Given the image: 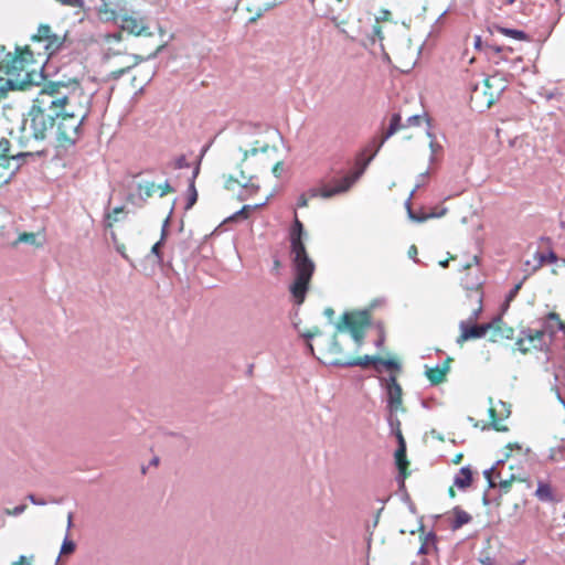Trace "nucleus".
<instances>
[{
    "label": "nucleus",
    "instance_id": "obj_1",
    "mask_svg": "<svg viewBox=\"0 0 565 565\" xmlns=\"http://www.w3.org/2000/svg\"><path fill=\"white\" fill-rule=\"evenodd\" d=\"M90 96L77 79L50 82L33 99L20 131V143L28 154H45L52 129L62 147L73 146L90 111Z\"/></svg>",
    "mask_w": 565,
    "mask_h": 565
},
{
    "label": "nucleus",
    "instance_id": "obj_6",
    "mask_svg": "<svg viewBox=\"0 0 565 565\" xmlns=\"http://www.w3.org/2000/svg\"><path fill=\"white\" fill-rule=\"evenodd\" d=\"M371 311L367 309L344 312L335 326L337 331L332 340H334V337L338 338L340 332L348 331L355 342V351L360 350L364 343L365 332L371 326ZM337 341L340 343L339 339ZM332 343L333 341H331Z\"/></svg>",
    "mask_w": 565,
    "mask_h": 565
},
{
    "label": "nucleus",
    "instance_id": "obj_23",
    "mask_svg": "<svg viewBox=\"0 0 565 565\" xmlns=\"http://www.w3.org/2000/svg\"><path fill=\"white\" fill-rule=\"evenodd\" d=\"M15 159V156L0 154V180L8 182L12 174L11 161Z\"/></svg>",
    "mask_w": 565,
    "mask_h": 565
},
{
    "label": "nucleus",
    "instance_id": "obj_17",
    "mask_svg": "<svg viewBox=\"0 0 565 565\" xmlns=\"http://www.w3.org/2000/svg\"><path fill=\"white\" fill-rule=\"evenodd\" d=\"M490 341L500 342L503 340H512L514 338V329L508 326L501 318H495L491 322Z\"/></svg>",
    "mask_w": 565,
    "mask_h": 565
},
{
    "label": "nucleus",
    "instance_id": "obj_45",
    "mask_svg": "<svg viewBox=\"0 0 565 565\" xmlns=\"http://www.w3.org/2000/svg\"><path fill=\"white\" fill-rule=\"evenodd\" d=\"M320 331L318 328H315L313 330H309L307 333H305L303 335L307 338V339H311L313 338L315 335L319 334Z\"/></svg>",
    "mask_w": 565,
    "mask_h": 565
},
{
    "label": "nucleus",
    "instance_id": "obj_42",
    "mask_svg": "<svg viewBox=\"0 0 565 565\" xmlns=\"http://www.w3.org/2000/svg\"><path fill=\"white\" fill-rule=\"evenodd\" d=\"M257 152H258L257 147H253L250 150H244L243 161H245L249 154L255 156Z\"/></svg>",
    "mask_w": 565,
    "mask_h": 565
},
{
    "label": "nucleus",
    "instance_id": "obj_11",
    "mask_svg": "<svg viewBox=\"0 0 565 565\" xmlns=\"http://www.w3.org/2000/svg\"><path fill=\"white\" fill-rule=\"evenodd\" d=\"M156 192H159V196H166L169 193L174 192V189L170 185L168 181L162 184H154V182H143L137 185V193L129 194L128 201L141 205L148 199L152 198Z\"/></svg>",
    "mask_w": 565,
    "mask_h": 565
},
{
    "label": "nucleus",
    "instance_id": "obj_53",
    "mask_svg": "<svg viewBox=\"0 0 565 565\" xmlns=\"http://www.w3.org/2000/svg\"><path fill=\"white\" fill-rule=\"evenodd\" d=\"M388 15H391L390 11H384L383 18L387 19Z\"/></svg>",
    "mask_w": 565,
    "mask_h": 565
},
{
    "label": "nucleus",
    "instance_id": "obj_18",
    "mask_svg": "<svg viewBox=\"0 0 565 565\" xmlns=\"http://www.w3.org/2000/svg\"><path fill=\"white\" fill-rule=\"evenodd\" d=\"M500 406L501 411H498L495 406L489 408L490 424L497 431H507L508 427L503 424V420L509 417L510 411L503 403H500Z\"/></svg>",
    "mask_w": 565,
    "mask_h": 565
},
{
    "label": "nucleus",
    "instance_id": "obj_12",
    "mask_svg": "<svg viewBox=\"0 0 565 565\" xmlns=\"http://www.w3.org/2000/svg\"><path fill=\"white\" fill-rule=\"evenodd\" d=\"M126 12V3L121 0H102L96 7V13L102 22H115L121 13Z\"/></svg>",
    "mask_w": 565,
    "mask_h": 565
},
{
    "label": "nucleus",
    "instance_id": "obj_55",
    "mask_svg": "<svg viewBox=\"0 0 565 565\" xmlns=\"http://www.w3.org/2000/svg\"><path fill=\"white\" fill-rule=\"evenodd\" d=\"M555 259H556V256L552 253V254L550 255V260L554 262Z\"/></svg>",
    "mask_w": 565,
    "mask_h": 565
},
{
    "label": "nucleus",
    "instance_id": "obj_2",
    "mask_svg": "<svg viewBox=\"0 0 565 565\" xmlns=\"http://www.w3.org/2000/svg\"><path fill=\"white\" fill-rule=\"evenodd\" d=\"M565 348V322L556 312H550L536 323L523 327L514 342L521 354L548 353Z\"/></svg>",
    "mask_w": 565,
    "mask_h": 565
},
{
    "label": "nucleus",
    "instance_id": "obj_16",
    "mask_svg": "<svg viewBox=\"0 0 565 565\" xmlns=\"http://www.w3.org/2000/svg\"><path fill=\"white\" fill-rule=\"evenodd\" d=\"M535 498L544 503H555L559 501L557 488L550 479H539L534 492Z\"/></svg>",
    "mask_w": 565,
    "mask_h": 565
},
{
    "label": "nucleus",
    "instance_id": "obj_22",
    "mask_svg": "<svg viewBox=\"0 0 565 565\" xmlns=\"http://www.w3.org/2000/svg\"><path fill=\"white\" fill-rule=\"evenodd\" d=\"M472 471L469 467L461 468L455 477V486L459 489H466L472 483Z\"/></svg>",
    "mask_w": 565,
    "mask_h": 565
},
{
    "label": "nucleus",
    "instance_id": "obj_14",
    "mask_svg": "<svg viewBox=\"0 0 565 565\" xmlns=\"http://www.w3.org/2000/svg\"><path fill=\"white\" fill-rule=\"evenodd\" d=\"M423 118L418 115L411 116L406 124L401 122V116L398 114H394L391 117L390 127L386 130V132L383 135L382 139L380 140L377 148L375 151H377L382 145L385 142L386 139H388L395 132L411 126H419L422 124Z\"/></svg>",
    "mask_w": 565,
    "mask_h": 565
},
{
    "label": "nucleus",
    "instance_id": "obj_34",
    "mask_svg": "<svg viewBox=\"0 0 565 565\" xmlns=\"http://www.w3.org/2000/svg\"><path fill=\"white\" fill-rule=\"evenodd\" d=\"M164 237L166 231L163 230L161 234V239L151 247V253L158 258V262H162L163 259L160 248L161 245L163 244Z\"/></svg>",
    "mask_w": 565,
    "mask_h": 565
},
{
    "label": "nucleus",
    "instance_id": "obj_37",
    "mask_svg": "<svg viewBox=\"0 0 565 565\" xmlns=\"http://www.w3.org/2000/svg\"><path fill=\"white\" fill-rule=\"evenodd\" d=\"M188 167H189V163H188L185 156H180L175 159V162H174L175 169H182V168H188Z\"/></svg>",
    "mask_w": 565,
    "mask_h": 565
},
{
    "label": "nucleus",
    "instance_id": "obj_20",
    "mask_svg": "<svg viewBox=\"0 0 565 565\" xmlns=\"http://www.w3.org/2000/svg\"><path fill=\"white\" fill-rule=\"evenodd\" d=\"M450 361L451 360L448 358L441 366L437 365L426 370V376L433 385H438L446 380Z\"/></svg>",
    "mask_w": 565,
    "mask_h": 565
},
{
    "label": "nucleus",
    "instance_id": "obj_32",
    "mask_svg": "<svg viewBox=\"0 0 565 565\" xmlns=\"http://www.w3.org/2000/svg\"><path fill=\"white\" fill-rule=\"evenodd\" d=\"M7 79H9V76L7 75V70L2 61H0V92L4 93L7 90H12L9 88V85H7Z\"/></svg>",
    "mask_w": 565,
    "mask_h": 565
},
{
    "label": "nucleus",
    "instance_id": "obj_10",
    "mask_svg": "<svg viewBox=\"0 0 565 565\" xmlns=\"http://www.w3.org/2000/svg\"><path fill=\"white\" fill-rule=\"evenodd\" d=\"M31 40L36 43H43V52L36 51L35 54L46 58L62 47L65 38L54 33L50 25L41 24L36 33L31 36Z\"/></svg>",
    "mask_w": 565,
    "mask_h": 565
},
{
    "label": "nucleus",
    "instance_id": "obj_46",
    "mask_svg": "<svg viewBox=\"0 0 565 565\" xmlns=\"http://www.w3.org/2000/svg\"><path fill=\"white\" fill-rule=\"evenodd\" d=\"M462 458H463V455H462V454H457V455L454 457V459H452V463H455V465H459V463L461 462Z\"/></svg>",
    "mask_w": 565,
    "mask_h": 565
},
{
    "label": "nucleus",
    "instance_id": "obj_35",
    "mask_svg": "<svg viewBox=\"0 0 565 565\" xmlns=\"http://www.w3.org/2000/svg\"><path fill=\"white\" fill-rule=\"evenodd\" d=\"M263 204H258V205H255V206H250V205H244L238 212H236L232 218H238V217H243V218H247L249 216V213L252 210H255L257 209L258 206H262Z\"/></svg>",
    "mask_w": 565,
    "mask_h": 565
},
{
    "label": "nucleus",
    "instance_id": "obj_33",
    "mask_svg": "<svg viewBox=\"0 0 565 565\" xmlns=\"http://www.w3.org/2000/svg\"><path fill=\"white\" fill-rule=\"evenodd\" d=\"M75 548H76L75 543L66 536L62 543L60 554L61 555H70L72 553H74Z\"/></svg>",
    "mask_w": 565,
    "mask_h": 565
},
{
    "label": "nucleus",
    "instance_id": "obj_50",
    "mask_svg": "<svg viewBox=\"0 0 565 565\" xmlns=\"http://www.w3.org/2000/svg\"><path fill=\"white\" fill-rule=\"evenodd\" d=\"M72 521H73V514L72 513H68V516H67V530L71 529L72 526Z\"/></svg>",
    "mask_w": 565,
    "mask_h": 565
},
{
    "label": "nucleus",
    "instance_id": "obj_56",
    "mask_svg": "<svg viewBox=\"0 0 565 565\" xmlns=\"http://www.w3.org/2000/svg\"><path fill=\"white\" fill-rule=\"evenodd\" d=\"M308 349L310 350V352L313 354V347L311 343H308Z\"/></svg>",
    "mask_w": 565,
    "mask_h": 565
},
{
    "label": "nucleus",
    "instance_id": "obj_54",
    "mask_svg": "<svg viewBox=\"0 0 565 565\" xmlns=\"http://www.w3.org/2000/svg\"><path fill=\"white\" fill-rule=\"evenodd\" d=\"M449 494H450V497H455V491H454L452 487L449 489Z\"/></svg>",
    "mask_w": 565,
    "mask_h": 565
},
{
    "label": "nucleus",
    "instance_id": "obj_7",
    "mask_svg": "<svg viewBox=\"0 0 565 565\" xmlns=\"http://www.w3.org/2000/svg\"><path fill=\"white\" fill-rule=\"evenodd\" d=\"M495 82H500V78L491 76L484 78L481 86H473L470 94V104L473 109L482 111L495 103L503 89L502 86L494 88Z\"/></svg>",
    "mask_w": 565,
    "mask_h": 565
},
{
    "label": "nucleus",
    "instance_id": "obj_26",
    "mask_svg": "<svg viewBox=\"0 0 565 565\" xmlns=\"http://www.w3.org/2000/svg\"><path fill=\"white\" fill-rule=\"evenodd\" d=\"M241 178H242V181L232 177V175H228L225 180V188L227 190H234L235 189V185L236 184H239L244 188H247L248 186V183L249 181L252 180V178H247L245 174H244V171H241Z\"/></svg>",
    "mask_w": 565,
    "mask_h": 565
},
{
    "label": "nucleus",
    "instance_id": "obj_5",
    "mask_svg": "<svg viewBox=\"0 0 565 565\" xmlns=\"http://www.w3.org/2000/svg\"><path fill=\"white\" fill-rule=\"evenodd\" d=\"M329 354L332 356L331 364L338 365V366H361L363 369H366L371 365L374 366V369L377 372H382V366L390 371H399L401 364L396 359H384L381 356H371V355H364V356H353L349 353H347L341 343L337 341V338L334 337L333 343L329 347Z\"/></svg>",
    "mask_w": 565,
    "mask_h": 565
},
{
    "label": "nucleus",
    "instance_id": "obj_52",
    "mask_svg": "<svg viewBox=\"0 0 565 565\" xmlns=\"http://www.w3.org/2000/svg\"><path fill=\"white\" fill-rule=\"evenodd\" d=\"M515 1L516 0H504L505 4H509V6L513 4Z\"/></svg>",
    "mask_w": 565,
    "mask_h": 565
},
{
    "label": "nucleus",
    "instance_id": "obj_30",
    "mask_svg": "<svg viewBox=\"0 0 565 565\" xmlns=\"http://www.w3.org/2000/svg\"><path fill=\"white\" fill-rule=\"evenodd\" d=\"M500 33L510 36L515 40H526V34L521 30L499 28Z\"/></svg>",
    "mask_w": 565,
    "mask_h": 565
},
{
    "label": "nucleus",
    "instance_id": "obj_13",
    "mask_svg": "<svg viewBox=\"0 0 565 565\" xmlns=\"http://www.w3.org/2000/svg\"><path fill=\"white\" fill-rule=\"evenodd\" d=\"M386 390L390 411L394 413L399 411L404 412L405 408L403 407V391L395 375H392L388 380H386Z\"/></svg>",
    "mask_w": 565,
    "mask_h": 565
},
{
    "label": "nucleus",
    "instance_id": "obj_4",
    "mask_svg": "<svg viewBox=\"0 0 565 565\" xmlns=\"http://www.w3.org/2000/svg\"><path fill=\"white\" fill-rule=\"evenodd\" d=\"M35 56H38L35 51L29 45H25L24 47H18L13 56L8 55V57L2 61L7 70V75L9 76V79H7L9 88L24 89L30 83L32 71L29 70V66L38 63Z\"/></svg>",
    "mask_w": 565,
    "mask_h": 565
},
{
    "label": "nucleus",
    "instance_id": "obj_58",
    "mask_svg": "<svg viewBox=\"0 0 565 565\" xmlns=\"http://www.w3.org/2000/svg\"><path fill=\"white\" fill-rule=\"evenodd\" d=\"M267 148H268L267 146H264L260 148V150L265 152L267 150Z\"/></svg>",
    "mask_w": 565,
    "mask_h": 565
},
{
    "label": "nucleus",
    "instance_id": "obj_39",
    "mask_svg": "<svg viewBox=\"0 0 565 565\" xmlns=\"http://www.w3.org/2000/svg\"><path fill=\"white\" fill-rule=\"evenodd\" d=\"M191 190H192V194H191V198L189 200L188 207H191L196 202V199H198V193H196V190H195L193 183L191 184Z\"/></svg>",
    "mask_w": 565,
    "mask_h": 565
},
{
    "label": "nucleus",
    "instance_id": "obj_27",
    "mask_svg": "<svg viewBox=\"0 0 565 565\" xmlns=\"http://www.w3.org/2000/svg\"><path fill=\"white\" fill-rule=\"evenodd\" d=\"M19 145H21V143L19 142ZM10 146H11V143L7 138H1L0 139V154L14 156V153L10 152ZM20 148H21V151L15 153V158L29 156L28 153L24 152V149L22 148V146H20Z\"/></svg>",
    "mask_w": 565,
    "mask_h": 565
},
{
    "label": "nucleus",
    "instance_id": "obj_21",
    "mask_svg": "<svg viewBox=\"0 0 565 565\" xmlns=\"http://www.w3.org/2000/svg\"><path fill=\"white\" fill-rule=\"evenodd\" d=\"M472 516L462 510L460 507H455L451 511V522L450 527L452 531L459 530L463 525L470 523Z\"/></svg>",
    "mask_w": 565,
    "mask_h": 565
},
{
    "label": "nucleus",
    "instance_id": "obj_31",
    "mask_svg": "<svg viewBox=\"0 0 565 565\" xmlns=\"http://www.w3.org/2000/svg\"><path fill=\"white\" fill-rule=\"evenodd\" d=\"M18 243H26V244H31V245H35V246L41 245L40 243L36 242V234L28 233V232H24L19 235L15 244H18Z\"/></svg>",
    "mask_w": 565,
    "mask_h": 565
},
{
    "label": "nucleus",
    "instance_id": "obj_51",
    "mask_svg": "<svg viewBox=\"0 0 565 565\" xmlns=\"http://www.w3.org/2000/svg\"><path fill=\"white\" fill-rule=\"evenodd\" d=\"M274 266H275L276 269H278L280 267V262L278 259H276L274 262Z\"/></svg>",
    "mask_w": 565,
    "mask_h": 565
},
{
    "label": "nucleus",
    "instance_id": "obj_60",
    "mask_svg": "<svg viewBox=\"0 0 565 565\" xmlns=\"http://www.w3.org/2000/svg\"><path fill=\"white\" fill-rule=\"evenodd\" d=\"M556 2H558L559 0H555Z\"/></svg>",
    "mask_w": 565,
    "mask_h": 565
},
{
    "label": "nucleus",
    "instance_id": "obj_40",
    "mask_svg": "<svg viewBox=\"0 0 565 565\" xmlns=\"http://www.w3.org/2000/svg\"><path fill=\"white\" fill-rule=\"evenodd\" d=\"M308 196L306 194H301L298 199V203H297V206L298 207H306L308 206Z\"/></svg>",
    "mask_w": 565,
    "mask_h": 565
},
{
    "label": "nucleus",
    "instance_id": "obj_28",
    "mask_svg": "<svg viewBox=\"0 0 565 565\" xmlns=\"http://www.w3.org/2000/svg\"><path fill=\"white\" fill-rule=\"evenodd\" d=\"M370 42L372 44H375L376 42H380V45L383 47V44H382V41H383V35H382V28L380 25V21L379 19L375 20L373 26H372V33L370 35Z\"/></svg>",
    "mask_w": 565,
    "mask_h": 565
},
{
    "label": "nucleus",
    "instance_id": "obj_3",
    "mask_svg": "<svg viewBox=\"0 0 565 565\" xmlns=\"http://www.w3.org/2000/svg\"><path fill=\"white\" fill-rule=\"evenodd\" d=\"M306 232L302 222L295 212V218L289 232L290 255L294 269V281L289 287L292 301L300 306L306 299L310 281L316 270L313 260L305 246Z\"/></svg>",
    "mask_w": 565,
    "mask_h": 565
},
{
    "label": "nucleus",
    "instance_id": "obj_49",
    "mask_svg": "<svg viewBox=\"0 0 565 565\" xmlns=\"http://www.w3.org/2000/svg\"><path fill=\"white\" fill-rule=\"evenodd\" d=\"M444 213H445V211L441 213V215H443ZM433 216H440V214L431 213V214H429V215H427V216L418 217L417 220H418V221H424V220H426L427 217H433Z\"/></svg>",
    "mask_w": 565,
    "mask_h": 565
},
{
    "label": "nucleus",
    "instance_id": "obj_9",
    "mask_svg": "<svg viewBox=\"0 0 565 565\" xmlns=\"http://www.w3.org/2000/svg\"><path fill=\"white\" fill-rule=\"evenodd\" d=\"M360 174L361 172L356 171L342 178H334L330 182L321 183L320 185L310 189L309 196L329 199L337 194L344 193L352 186Z\"/></svg>",
    "mask_w": 565,
    "mask_h": 565
},
{
    "label": "nucleus",
    "instance_id": "obj_47",
    "mask_svg": "<svg viewBox=\"0 0 565 565\" xmlns=\"http://www.w3.org/2000/svg\"><path fill=\"white\" fill-rule=\"evenodd\" d=\"M163 46H164L163 44L158 45V46L154 49V51H153L152 53H150V54H149V56H150V57L156 56V55H157V54H158V53L163 49Z\"/></svg>",
    "mask_w": 565,
    "mask_h": 565
},
{
    "label": "nucleus",
    "instance_id": "obj_59",
    "mask_svg": "<svg viewBox=\"0 0 565 565\" xmlns=\"http://www.w3.org/2000/svg\"><path fill=\"white\" fill-rule=\"evenodd\" d=\"M152 462H153V465H158V458H154V459L152 460Z\"/></svg>",
    "mask_w": 565,
    "mask_h": 565
},
{
    "label": "nucleus",
    "instance_id": "obj_44",
    "mask_svg": "<svg viewBox=\"0 0 565 565\" xmlns=\"http://www.w3.org/2000/svg\"><path fill=\"white\" fill-rule=\"evenodd\" d=\"M13 565H32L30 561L24 555H21L17 562L13 563Z\"/></svg>",
    "mask_w": 565,
    "mask_h": 565
},
{
    "label": "nucleus",
    "instance_id": "obj_57",
    "mask_svg": "<svg viewBox=\"0 0 565 565\" xmlns=\"http://www.w3.org/2000/svg\"><path fill=\"white\" fill-rule=\"evenodd\" d=\"M327 313H328V315H332V313H333V310H332V309H327Z\"/></svg>",
    "mask_w": 565,
    "mask_h": 565
},
{
    "label": "nucleus",
    "instance_id": "obj_38",
    "mask_svg": "<svg viewBox=\"0 0 565 565\" xmlns=\"http://www.w3.org/2000/svg\"><path fill=\"white\" fill-rule=\"evenodd\" d=\"M129 70V67L127 68H119V70H116V71H111L110 74H109V77L111 79H118L120 78L127 71Z\"/></svg>",
    "mask_w": 565,
    "mask_h": 565
},
{
    "label": "nucleus",
    "instance_id": "obj_8",
    "mask_svg": "<svg viewBox=\"0 0 565 565\" xmlns=\"http://www.w3.org/2000/svg\"><path fill=\"white\" fill-rule=\"evenodd\" d=\"M477 307L472 308L471 316L469 317L468 321H461L459 323L460 334L457 338V343L462 347L465 342L469 340H476L484 337L489 330L491 329V326L489 323L483 324H476L472 323L478 319L479 313L482 310V299L480 295H477L476 298Z\"/></svg>",
    "mask_w": 565,
    "mask_h": 565
},
{
    "label": "nucleus",
    "instance_id": "obj_15",
    "mask_svg": "<svg viewBox=\"0 0 565 565\" xmlns=\"http://www.w3.org/2000/svg\"><path fill=\"white\" fill-rule=\"evenodd\" d=\"M120 28L122 31H125L129 34L136 35V36H140V35L151 36L152 35V33L149 32V28L145 24L143 19L137 18L135 15H127V14L122 15Z\"/></svg>",
    "mask_w": 565,
    "mask_h": 565
},
{
    "label": "nucleus",
    "instance_id": "obj_25",
    "mask_svg": "<svg viewBox=\"0 0 565 565\" xmlns=\"http://www.w3.org/2000/svg\"><path fill=\"white\" fill-rule=\"evenodd\" d=\"M436 548V535L433 532H428L424 535L422 545L418 550L420 554H429L433 550Z\"/></svg>",
    "mask_w": 565,
    "mask_h": 565
},
{
    "label": "nucleus",
    "instance_id": "obj_41",
    "mask_svg": "<svg viewBox=\"0 0 565 565\" xmlns=\"http://www.w3.org/2000/svg\"><path fill=\"white\" fill-rule=\"evenodd\" d=\"M25 508H26L25 505H19L12 510H8L7 513L11 514V515H18V514H21L25 510Z\"/></svg>",
    "mask_w": 565,
    "mask_h": 565
},
{
    "label": "nucleus",
    "instance_id": "obj_43",
    "mask_svg": "<svg viewBox=\"0 0 565 565\" xmlns=\"http://www.w3.org/2000/svg\"><path fill=\"white\" fill-rule=\"evenodd\" d=\"M282 170V162H277L274 164L273 167V173L276 175V177H279L280 175V172Z\"/></svg>",
    "mask_w": 565,
    "mask_h": 565
},
{
    "label": "nucleus",
    "instance_id": "obj_24",
    "mask_svg": "<svg viewBox=\"0 0 565 565\" xmlns=\"http://www.w3.org/2000/svg\"><path fill=\"white\" fill-rule=\"evenodd\" d=\"M546 459L550 462H562L565 461V445L559 444L548 449Z\"/></svg>",
    "mask_w": 565,
    "mask_h": 565
},
{
    "label": "nucleus",
    "instance_id": "obj_36",
    "mask_svg": "<svg viewBox=\"0 0 565 565\" xmlns=\"http://www.w3.org/2000/svg\"><path fill=\"white\" fill-rule=\"evenodd\" d=\"M122 212H124V207H122V206H119V207H115V209L111 211V213H109V214L107 215V217H108V220H109V223H108V226H109V227H111V226H113V224H114L115 222H117V221H118V215H119L120 213H122Z\"/></svg>",
    "mask_w": 565,
    "mask_h": 565
},
{
    "label": "nucleus",
    "instance_id": "obj_19",
    "mask_svg": "<svg viewBox=\"0 0 565 565\" xmlns=\"http://www.w3.org/2000/svg\"><path fill=\"white\" fill-rule=\"evenodd\" d=\"M398 448L395 451V462L403 478H406L408 472L409 462L406 457V445L402 434H398Z\"/></svg>",
    "mask_w": 565,
    "mask_h": 565
},
{
    "label": "nucleus",
    "instance_id": "obj_29",
    "mask_svg": "<svg viewBox=\"0 0 565 565\" xmlns=\"http://www.w3.org/2000/svg\"><path fill=\"white\" fill-rule=\"evenodd\" d=\"M515 480L514 476H512L511 478L509 479H504V480H500L499 483H498V487L500 488V490L503 492V493H508L511 489V486L513 483V481ZM489 484L490 487H497V484L493 482V480L491 478H489Z\"/></svg>",
    "mask_w": 565,
    "mask_h": 565
},
{
    "label": "nucleus",
    "instance_id": "obj_48",
    "mask_svg": "<svg viewBox=\"0 0 565 565\" xmlns=\"http://www.w3.org/2000/svg\"><path fill=\"white\" fill-rule=\"evenodd\" d=\"M520 287H521V285H516V286L513 288V290H511V292H510V297H509L510 299H511V298H513V297L518 294V291H519Z\"/></svg>",
    "mask_w": 565,
    "mask_h": 565
}]
</instances>
